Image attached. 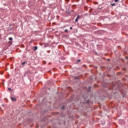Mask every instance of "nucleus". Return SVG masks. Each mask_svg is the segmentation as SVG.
<instances>
[{
  "instance_id": "obj_1",
  "label": "nucleus",
  "mask_w": 128,
  "mask_h": 128,
  "mask_svg": "<svg viewBox=\"0 0 128 128\" xmlns=\"http://www.w3.org/2000/svg\"><path fill=\"white\" fill-rule=\"evenodd\" d=\"M11 100L12 102H16V99L15 98L12 97Z\"/></svg>"
},
{
  "instance_id": "obj_2",
  "label": "nucleus",
  "mask_w": 128,
  "mask_h": 128,
  "mask_svg": "<svg viewBox=\"0 0 128 128\" xmlns=\"http://www.w3.org/2000/svg\"><path fill=\"white\" fill-rule=\"evenodd\" d=\"M80 18V15H78V16H77V18H76V20H75V22H78V18Z\"/></svg>"
},
{
  "instance_id": "obj_3",
  "label": "nucleus",
  "mask_w": 128,
  "mask_h": 128,
  "mask_svg": "<svg viewBox=\"0 0 128 128\" xmlns=\"http://www.w3.org/2000/svg\"><path fill=\"white\" fill-rule=\"evenodd\" d=\"M38 50V47L37 46H35L34 50Z\"/></svg>"
},
{
  "instance_id": "obj_4",
  "label": "nucleus",
  "mask_w": 128,
  "mask_h": 128,
  "mask_svg": "<svg viewBox=\"0 0 128 128\" xmlns=\"http://www.w3.org/2000/svg\"><path fill=\"white\" fill-rule=\"evenodd\" d=\"M77 62H80V60H77Z\"/></svg>"
},
{
  "instance_id": "obj_5",
  "label": "nucleus",
  "mask_w": 128,
  "mask_h": 128,
  "mask_svg": "<svg viewBox=\"0 0 128 128\" xmlns=\"http://www.w3.org/2000/svg\"><path fill=\"white\" fill-rule=\"evenodd\" d=\"M12 40V38H9V40Z\"/></svg>"
},
{
  "instance_id": "obj_6",
  "label": "nucleus",
  "mask_w": 128,
  "mask_h": 128,
  "mask_svg": "<svg viewBox=\"0 0 128 128\" xmlns=\"http://www.w3.org/2000/svg\"><path fill=\"white\" fill-rule=\"evenodd\" d=\"M22 66H24V64H26V62H23L22 63Z\"/></svg>"
},
{
  "instance_id": "obj_7",
  "label": "nucleus",
  "mask_w": 128,
  "mask_h": 128,
  "mask_svg": "<svg viewBox=\"0 0 128 128\" xmlns=\"http://www.w3.org/2000/svg\"><path fill=\"white\" fill-rule=\"evenodd\" d=\"M115 4H116L114 3V4H112V6H115Z\"/></svg>"
},
{
  "instance_id": "obj_8",
  "label": "nucleus",
  "mask_w": 128,
  "mask_h": 128,
  "mask_svg": "<svg viewBox=\"0 0 128 128\" xmlns=\"http://www.w3.org/2000/svg\"><path fill=\"white\" fill-rule=\"evenodd\" d=\"M65 32H68V29H66L65 30H64Z\"/></svg>"
},
{
  "instance_id": "obj_9",
  "label": "nucleus",
  "mask_w": 128,
  "mask_h": 128,
  "mask_svg": "<svg viewBox=\"0 0 128 128\" xmlns=\"http://www.w3.org/2000/svg\"><path fill=\"white\" fill-rule=\"evenodd\" d=\"M114 2H118V0H115Z\"/></svg>"
},
{
  "instance_id": "obj_10",
  "label": "nucleus",
  "mask_w": 128,
  "mask_h": 128,
  "mask_svg": "<svg viewBox=\"0 0 128 128\" xmlns=\"http://www.w3.org/2000/svg\"><path fill=\"white\" fill-rule=\"evenodd\" d=\"M8 90H12V89H11L10 88H8Z\"/></svg>"
},
{
  "instance_id": "obj_11",
  "label": "nucleus",
  "mask_w": 128,
  "mask_h": 128,
  "mask_svg": "<svg viewBox=\"0 0 128 128\" xmlns=\"http://www.w3.org/2000/svg\"><path fill=\"white\" fill-rule=\"evenodd\" d=\"M75 78H76V80H77L78 78V77H75Z\"/></svg>"
},
{
  "instance_id": "obj_12",
  "label": "nucleus",
  "mask_w": 128,
  "mask_h": 128,
  "mask_svg": "<svg viewBox=\"0 0 128 128\" xmlns=\"http://www.w3.org/2000/svg\"><path fill=\"white\" fill-rule=\"evenodd\" d=\"M70 30H72V27H70Z\"/></svg>"
}]
</instances>
